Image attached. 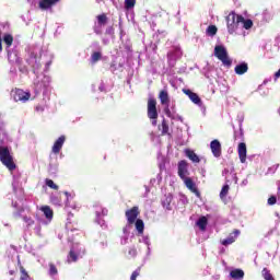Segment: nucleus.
Instances as JSON below:
<instances>
[{
  "instance_id": "obj_36",
  "label": "nucleus",
  "mask_w": 280,
  "mask_h": 280,
  "mask_svg": "<svg viewBox=\"0 0 280 280\" xmlns=\"http://www.w3.org/2000/svg\"><path fill=\"white\" fill-rule=\"evenodd\" d=\"M50 202L55 205L56 207H60L62 205V200L58 196V194H51L50 195Z\"/></svg>"
},
{
  "instance_id": "obj_27",
  "label": "nucleus",
  "mask_w": 280,
  "mask_h": 280,
  "mask_svg": "<svg viewBox=\"0 0 280 280\" xmlns=\"http://www.w3.org/2000/svg\"><path fill=\"white\" fill-rule=\"evenodd\" d=\"M63 194L66 196V209H75V202H73L75 195L69 191H65Z\"/></svg>"
},
{
  "instance_id": "obj_24",
  "label": "nucleus",
  "mask_w": 280,
  "mask_h": 280,
  "mask_svg": "<svg viewBox=\"0 0 280 280\" xmlns=\"http://www.w3.org/2000/svg\"><path fill=\"white\" fill-rule=\"evenodd\" d=\"M234 73H236V75H244V73H248V63H246V61L237 63L234 68Z\"/></svg>"
},
{
  "instance_id": "obj_19",
  "label": "nucleus",
  "mask_w": 280,
  "mask_h": 280,
  "mask_svg": "<svg viewBox=\"0 0 280 280\" xmlns=\"http://www.w3.org/2000/svg\"><path fill=\"white\" fill-rule=\"evenodd\" d=\"M183 182L184 185H186L187 189H189V191L200 198V190H198V187H196V183L194 182V179H191V177H186L185 179H183Z\"/></svg>"
},
{
  "instance_id": "obj_5",
  "label": "nucleus",
  "mask_w": 280,
  "mask_h": 280,
  "mask_svg": "<svg viewBox=\"0 0 280 280\" xmlns=\"http://www.w3.org/2000/svg\"><path fill=\"white\" fill-rule=\"evenodd\" d=\"M159 98L162 106H165V115H167L171 119H180V116L174 112V105L172 106V109H170V94L167 93V90H162L159 94Z\"/></svg>"
},
{
  "instance_id": "obj_47",
  "label": "nucleus",
  "mask_w": 280,
  "mask_h": 280,
  "mask_svg": "<svg viewBox=\"0 0 280 280\" xmlns=\"http://www.w3.org/2000/svg\"><path fill=\"white\" fill-rule=\"evenodd\" d=\"M45 183H46V186H47V187H49L50 189H55L56 191H58L59 186L56 185L51 179L47 178V179L45 180Z\"/></svg>"
},
{
  "instance_id": "obj_60",
  "label": "nucleus",
  "mask_w": 280,
  "mask_h": 280,
  "mask_svg": "<svg viewBox=\"0 0 280 280\" xmlns=\"http://www.w3.org/2000/svg\"><path fill=\"white\" fill-rule=\"evenodd\" d=\"M98 91H101V93H104V91H106V86L104 85V82H101V84L98 85Z\"/></svg>"
},
{
  "instance_id": "obj_58",
  "label": "nucleus",
  "mask_w": 280,
  "mask_h": 280,
  "mask_svg": "<svg viewBox=\"0 0 280 280\" xmlns=\"http://www.w3.org/2000/svg\"><path fill=\"white\" fill-rule=\"evenodd\" d=\"M144 189H145V191H144V194L142 195V198H148V196H149V194H150V187L144 186Z\"/></svg>"
},
{
  "instance_id": "obj_52",
  "label": "nucleus",
  "mask_w": 280,
  "mask_h": 280,
  "mask_svg": "<svg viewBox=\"0 0 280 280\" xmlns=\"http://www.w3.org/2000/svg\"><path fill=\"white\" fill-rule=\"evenodd\" d=\"M105 34H107V36H113V34H115V28H113V26H108Z\"/></svg>"
},
{
  "instance_id": "obj_32",
  "label": "nucleus",
  "mask_w": 280,
  "mask_h": 280,
  "mask_svg": "<svg viewBox=\"0 0 280 280\" xmlns=\"http://www.w3.org/2000/svg\"><path fill=\"white\" fill-rule=\"evenodd\" d=\"M209 221L207 220V217H201L198 219L196 222L197 226L200 229V231H206L207 230V224Z\"/></svg>"
},
{
  "instance_id": "obj_11",
  "label": "nucleus",
  "mask_w": 280,
  "mask_h": 280,
  "mask_svg": "<svg viewBox=\"0 0 280 280\" xmlns=\"http://www.w3.org/2000/svg\"><path fill=\"white\" fill-rule=\"evenodd\" d=\"M11 97L14 100V102H22V104H25V102H30L32 94L21 89H15L11 91Z\"/></svg>"
},
{
  "instance_id": "obj_51",
  "label": "nucleus",
  "mask_w": 280,
  "mask_h": 280,
  "mask_svg": "<svg viewBox=\"0 0 280 280\" xmlns=\"http://www.w3.org/2000/svg\"><path fill=\"white\" fill-rule=\"evenodd\" d=\"M139 275H141V270L137 269L131 273L130 280H137V277H139Z\"/></svg>"
},
{
  "instance_id": "obj_17",
  "label": "nucleus",
  "mask_w": 280,
  "mask_h": 280,
  "mask_svg": "<svg viewBox=\"0 0 280 280\" xmlns=\"http://www.w3.org/2000/svg\"><path fill=\"white\" fill-rule=\"evenodd\" d=\"M210 149L215 159H220L222 156V143H220V140H212L210 142Z\"/></svg>"
},
{
  "instance_id": "obj_54",
  "label": "nucleus",
  "mask_w": 280,
  "mask_h": 280,
  "mask_svg": "<svg viewBox=\"0 0 280 280\" xmlns=\"http://www.w3.org/2000/svg\"><path fill=\"white\" fill-rule=\"evenodd\" d=\"M128 253H129L130 257H137V248L131 247V248H129Z\"/></svg>"
},
{
  "instance_id": "obj_64",
  "label": "nucleus",
  "mask_w": 280,
  "mask_h": 280,
  "mask_svg": "<svg viewBox=\"0 0 280 280\" xmlns=\"http://www.w3.org/2000/svg\"><path fill=\"white\" fill-rule=\"evenodd\" d=\"M275 78H280V69L275 73Z\"/></svg>"
},
{
  "instance_id": "obj_42",
  "label": "nucleus",
  "mask_w": 280,
  "mask_h": 280,
  "mask_svg": "<svg viewBox=\"0 0 280 280\" xmlns=\"http://www.w3.org/2000/svg\"><path fill=\"white\" fill-rule=\"evenodd\" d=\"M161 180H163V176L161 175V173H159L155 178H152L150 180V184L152 185V187H155V185H161Z\"/></svg>"
},
{
  "instance_id": "obj_34",
  "label": "nucleus",
  "mask_w": 280,
  "mask_h": 280,
  "mask_svg": "<svg viewBox=\"0 0 280 280\" xmlns=\"http://www.w3.org/2000/svg\"><path fill=\"white\" fill-rule=\"evenodd\" d=\"M3 43L7 45L5 49H10V47H12V43H14V37L11 34H4Z\"/></svg>"
},
{
  "instance_id": "obj_2",
  "label": "nucleus",
  "mask_w": 280,
  "mask_h": 280,
  "mask_svg": "<svg viewBox=\"0 0 280 280\" xmlns=\"http://www.w3.org/2000/svg\"><path fill=\"white\" fill-rule=\"evenodd\" d=\"M242 15L236 14L235 12H231L226 16V27L229 34L232 36H242Z\"/></svg>"
},
{
  "instance_id": "obj_37",
  "label": "nucleus",
  "mask_w": 280,
  "mask_h": 280,
  "mask_svg": "<svg viewBox=\"0 0 280 280\" xmlns=\"http://www.w3.org/2000/svg\"><path fill=\"white\" fill-rule=\"evenodd\" d=\"M139 242L141 243V244H145V246H147V249H148V252H147V255H150V253H151V248H150V236H141L140 238H139Z\"/></svg>"
},
{
  "instance_id": "obj_33",
  "label": "nucleus",
  "mask_w": 280,
  "mask_h": 280,
  "mask_svg": "<svg viewBox=\"0 0 280 280\" xmlns=\"http://www.w3.org/2000/svg\"><path fill=\"white\" fill-rule=\"evenodd\" d=\"M13 191L16 194V189L21 187V174L13 175V183H12Z\"/></svg>"
},
{
  "instance_id": "obj_16",
  "label": "nucleus",
  "mask_w": 280,
  "mask_h": 280,
  "mask_svg": "<svg viewBox=\"0 0 280 280\" xmlns=\"http://www.w3.org/2000/svg\"><path fill=\"white\" fill-rule=\"evenodd\" d=\"M95 213L97 224H100V226H106V221H104V219L102 218L108 215V209L103 207H96Z\"/></svg>"
},
{
  "instance_id": "obj_41",
  "label": "nucleus",
  "mask_w": 280,
  "mask_h": 280,
  "mask_svg": "<svg viewBox=\"0 0 280 280\" xmlns=\"http://www.w3.org/2000/svg\"><path fill=\"white\" fill-rule=\"evenodd\" d=\"M261 275L265 280H275V277L272 276V273H270V270H268V268H264Z\"/></svg>"
},
{
  "instance_id": "obj_46",
  "label": "nucleus",
  "mask_w": 280,
  "mask_h": 280,
  "mask_svg": "<svg viewBox=\"0 0 280 280\" xmlns=\"http://www.w3.org/2000/svg\"><path fill=\"white\" fill-rule=\"evenodd\" d=\"M20 272H21V280H32V278H30V275H27V271L25 270V268L20 267Z\"/></svg>"
},
{
  "instance_id": "obj_62",
  "label": "nucleus",
  "mask_w": 280,
  "mask_h": 280,
  "mask_svg": "<svg viewBox=\"0 0 280 280\" xmlns=\"http://www.w3.org/2000/svg\"><path fill=\"white\" fill-rule=\"evenodd\" d=\"M102 43H103V45H108V43H110V40L108 38H103Z\"/></svg>"
},
{
  "instance_id": "obj_39",
  "label": "nucleus",
  "mask_w": 280,
  "mask_h": 280,
  "mask_svg": "<svg viewBox=\"0 0 280 280\" xmlns=\"http://www.w3.org/2000/svg\"><path fill=\"white\" fill-rule=\"evenodd\" d=\"M159 130H161L162 135H170V126L167 125V121L163 119L162 125L159 127Z\"/></svg>"
},
{
  "instance_id": "obj_15",
  "label": "nucleus",
  "mask_w": 280,
  "mask_h": 280,
  "mask_svg": "<svg viewBox=\"0 0 280 280\" xmlns=\"http://www.w3.org/2000/svg\"><path fill=\"white\" fill-rule=\"evenodd\" d=\"M8 60L11 65H20L21 57L19 56V48H7Z\"/></svg>"
},
{
  "instance_id": "obj_12",
  "label": "nucleus",
  "mask_w": 280,
  "mask_h": 280,
  "mask_svg": "<svg viewBox=\"0 0 280 280\" xmlns=\"http://www.w3.org/2000/svg\"><path fill=\"white\" fill-rule=\"evenodd\" d=\"M148 117L152 120V126H156V119L159 118V112H156V100L150 98L148 101Z\"/></svg>"
},
{
  "instance_id": "obj_55",
  "label": "nucleus",
  "mask_w": 280,
  "mask_h": 280,
  "mask_svg": "<svg viewBox=\"0 0 280 280\" xmlns=\"http://www.w3.org/2000/svg\"><path fill=\"white\" fill-rule=\"evenodd\" d=\"M108 246V242L106 240H103L98 243V248H106Z\"/></svg>"
},
{
  "instance_id": "obj_10",
  "label": "nucleus",
  "mask_w": 280,
  "mask_h": 280,
  "mask_svg": "<svg viewBox=\"0 0 280 280\" xmlns=\"http://www.w3.org/2000/svg\"><path fill=\"white\" fill-rule=\"evenodd\" d=\"M106 23H108V16H106V14L103 13L97 15L93 27L94 34L102 36V34H104V27H106Z\"/></svg>"
},
{
  "instance_id": "obj_28",
  "label": "nucleus",
  "mask_w": 280,
  "mask_h": 280,
  "mask_svg": "<svg viewBox=\"0 0 280 280\" xmlns=\"http://www.w3.org/2000/svg\"><path fill=\"white\" fill-rule=\"evenodd\" d=\"M172 195L164 196L162 199V207L166 209V211H172Z\"/></svg>"
},
{
  "instance_id": "obj_35",
  "label": "nucleus",
  "mask_w": 280,
  "mask_h": 280,
  "mask_svg": "<svg viewBox=\"0 0 280 280\" xmlns=\"http://www.w3.org/2000/svg\"><path fill=\"white\" fill-rule=\"evenodd\" d=\"M145 229V224L143 220L137 219L136 220V230L138 231L139 235H143V230Z\"/></svg>"
},
{
  "instance_id": "obj_1",
  "label": "nucleus",
  "mask_w": 280,
  "mask_h": 280,
  "mask_svg": "<svg viewBox=\"0 0 280 280\" xmlns=\"http://www.w3.org/2000/svg\"><path fill=\"white\" fill-rule=\"evenodd\" d=\"M28 65L33 67V73L36 78L34 79L35 93H43L44 95L49 91V84H51V78L45 73H40V59L36 57V52H30V58L27 59Z\"/></svg>"
},
{
  "instance_id": "obj_50",
  "label": "nucleus",
  "mask_w": 280,
  "mask_h": 280,
  "mask_svg": "<svg viewBox=\"0 0 280 280\" xmlns=\"http://www.w3.org/2000/svg\"><path fill=\"white\" fill-rule=\"evenodd\" d=\"M129 237H130V234H124V235L121 236L120 244H122V246H125V244H128Z\"/></svg>"
},
{
  "instance_id": "obj_4",
  "label": "nucleus",
  "mask_w": 280,
  "mask_h": 280,
  "mask_svg": "<svg viewBox=\"0 0 280 280\" xmlns=\"http://www.w3.org/2000/svg\"><path fill=\"white\" fill-rule=\"evenodd\" d=\"M84 255H86V248H84V245L80 243H73L70 248L67 261L68 264H73L78 261V259H82Z\"/></svg>"
},
{
  "instance_id": "obj_22",
  "label": "nucleus",
  "mask_w": 280,
  "mask_h": 280,
  "mask_svg": "<svg viewBox=\"0 0 280 280\" xmlns=\"http://www.w3.org/2000/svg\"><path fill=\"white\" fill-rule=\"evenodd\" d=\"M65 141L67 138L65 136H60L54 143L51 152L52 154H60V150H62V145H65Z\"/></svg>"
},
{
  "instance_id": "obj_56",
  "label": "nucleus",
  "mask_w": 280,
  "mask_h": 280,
  "mask_svg": "<svg viewBox=\"0 0 280 280\" xmlns=\"http://www.w3.org/2000/svg\"><path fill=\"white\" fill-rule=\"evenodd\" d=\"M268 205H277V197L276 196H271L268 199Z\"/></svg>"
},
{
  "instance_id": "obj_38",
  "label": "nucleus",
  "mask_w": 280,
  "mask_h": 280,
  "mask_svg": "<svg viewBox=\"0 0 280 280\" xmlns=\"http://www.w3.org/2000/svg\"><path fill=\"white\" fill-rule=\"evenodd\" d=\"M229 189H231V187L229 186V183L225 182V185L222 187V189L220 191L221 200H224V198H226V196H229Z\"/></svg>"
},
{
  "instance_id": "obj_40",
  "label": "nucleus",
  "mask_w": 280,
  "mask_h": 280,
  "mask_svg": "<svg viewBox=\"0 0 280 280\" xmlns=\"http://www.w3.org/2000/svg\"><path fill=\"white\" fill-rule=\"evenodd\" d=\"M48 275L49 277H51V279H56V276L58 275V268H56V265L54 264L49 265Z\"/></svg>"
},
{
  "instance_id": "obj_21",
  "label": "nucleus",
  "mask_w": 280,
  "mask_h": 280,
  "mask_svg": "<svg viewBox=\"0 0 280 280\" xmlns=\"http://www.w3.org/2000/svg\"><path fill=\"white\" fill-rule=\"evenodd\" d=\"M222 176L225 177V183H231V180H234L235 184H237V175L234 173V168H224L222 172Z\"/></svg>"
},
{
  "instance_id": "obj_57",
  "label": "nucleus",
  "mask_w": 280,
  "mask_h": 280,
  "mask_svg": "<svg viewBox=\"0 0 280 280\" xmlns=\"http://www.w3.org/2000/svg\"><path fill=\"white\" fill-rule=\"evenodd\" d=\"M35 110H36V113H44V112H45V106H43V105H37V106L35 107Z\"/></svg>"
},
{
  "instance_id": "obj_20",
  "label": "nucleus",
  "mask_w": 280,
  "mask_h": 280,
  "mask_svg": "<svg viewBox=\"0 0 280 280\" xmlns=\"http://www.w3.org/2000/svg\"><path fill=\"white\" fill-rule=\"evenodd\" d=\"M139 215V207H133L130 210L126 211V218L129 224H135Z\"/></svg>"
},
{
  "instance_id": "obj_44",
  "label": "nucleus",
  "mask_w": 280,
  "mask_h": 280,
  "mask_svg": "<svg viewBox=\"0 0 280 280\" xmlns=\"http://www.w3.org/2000/svg\"><path fill=\"white\" fill-rule=\"evenodd\" d=\"M137 5V0H125L126 10H132Z\"/></svg>"
},
{
  "instance_id": "obj_53",
  "label": "nucleus",
  "mask_w": 280,
  "mask_h": 280,
  "mask_svg": "<svg viewBox=\"0 0 280 280\" xmlns=\"http://www.w3.org/2000/svg\"><path fill=\"white\" fill-rule=\"evenodd\" d=\"M278 168H279V164L273 165L272 167H269L268 168V174H275Z\"/></svg>"
},
{
  "instance_id": "obj_13",
  "label": "nucleus",
  "mask_w": 280,
  "mask_h": 280,
  "mask_svg": "<svg viewBox=\"0 0 280 280\" xmlns=\"http://www.w3.org/2000/svg\"><path fill=\"white\" fill-rule=\"evenodd\" d=\"M177 174L182 180H185V178H189V164L187 161L182 160L177 164Z\"/></svg>"
},
{
  "instance_id": "obj_3",
  "label": "nucleus",
  "mask_w": 280,
  "mask_h": 280,
  "mask_svg": "<svg viewBox=\"0 0 280 280\" xmlns=\"http://www.w3.org/2000/svg\"><path fill=\"white\" fill-rule=\"evenodd\" d=\"M20 198L18 199L19 201H12V207L14 209H18V211H15L13 214L15 218H22L23 222H25L27 229H30V226H34V219L31 217L25 215V211H27V209L22 208L23 207V189H20Z\"/></svg>"
},
{
  "instance_id": "obj_45",
  "label": "nucleus",
  "mask_w": 280,
  "mask_h": 280,
  "mask_svg": "<svg viewBox=\"0 0 280 280\" xmlns=\"http://www.w3.org/2000/svg\"><path fill=\"white\" fill-rule=\"evenodd\" d=\"M207 34L209 36H215V34H218V27L215 25L208 26Z\"/></svg>"
},
{
  "instance_id": "obj_25",
  "label": "nucleus",
  "mask_w": 280,
  "mask_h": 280,
  "mask_svg": "<svg viewBox=\"0 0 280 280\" xmlns=\"http://www.w3.org/2000/svg\"><path fill=\"white\" fill-rule=\"evenodd\" d=\"M237 152H238V159L241 163H246V153H247L246 143L244 142L238 143Z\"/></svg>"
},
{
  "instance_id": "obj_8",
  "label": "nucleus",
  "mask_w": 280,
  "mask_h": 280,
  "mask_svg": "<svg viewBox=\"0 0 280 280\" xmlns=\"http://www.w3.org/2000/svg\"><path fill=\"white\" fill-rule=\"evenodd\" d=\"M0 161L8 167V170H10V172L16 170V164H14V161L12 160L10 150L5 147H0Z\"/></svg>"
},
{
  "instance_id": "obj_30",
  "label": "nucleus",
  "mask_w": 280,
  "mask_h": 280,
  "mask_svg": "<svg viewBox=\"0 0 280 280\" xmlns=\"http://www.w3.org/2000/svg\"><path fill=\"white\" fill-rule=\"evenodd\" d=\"M230 277L235 280H243L244 279V270L233 269L232 271H230Z\"/></svg>"
},
{
  "instance_id": "obj_6",
  "label": "nucleus",
  "mask_w": 280,
  "mask_h": 280,
  "mask_svg": "<svg viewBox=\"0 0 280 280\" xmlns=\"http://www.w3.org/2000/svg\"><path fill=\"white\" fill-rule=\"evenodd\" d=\"M91 49V57H90V65L95 66L102 60L104 54H103V48L102 45H100V42H93L90 45Z\"/></svg>"
},
{
  "instance_id": "obj_23",
  "label": "nucleus",
  "mask_w": 280,
  "mask_h": 280,
  "mask_svg": "<svg viewBox=\"0 0 280 280\" xmlns=\"http://www.w3.org/2000/svg\"><path fill=\"white\" fill-rule=\"evenodd\" d=\"M183 93H185V95H187L194 104H197V106H200V104H202L200 96H198V94L191 92V90L184 89Z\"/></svg>"
},
{
  "instance_id": "obj_9",
  "label": "nucleus",
  "mask_w": 280,
  "mask_h": 280,
  "mask_svg": "<svg viewBox=\"0 0 280 280\" xmlns=\"http://www.w3.org/2000/svg\"><path fill=\"white\" fill-rule=\"evenodd\" d=\"M180 58H183V50L180 49V46H174L167 52V62L170 67H176V61L180 60Z\"/></svg>"
},
{
  "instance_id": "obj_26",
  "label": "nucleus",
  "mask_w": 280,
  "mask_h": 280,
  "mask_svg": "<svg viewBox=\"0 0 280 280\" xmlns=\"http://www.w3.org/2000/svg\"><path fill=\"white\" fill-rule=\"evenodd\" d=\"M240 236V230H234V233H231L225 240L222 241L223 246H230L235 240Z\"/></svg>"
},
{
  "instance_id": "obj_49",
  "label": "nucleus",
  "mask_w": 280,
  "mask_h": 280,
  "mask_svg": "<svg viewBox=\"0 0 280 280\" xmlns=\"http://www.w3.org/2000/svg\"><path fill=\"white\" fill-rule=\"evenodd\" d=\"M48 172L50 174H58V164H50L49 168H48Z\"/></svg>"
},
{
  "instance_id": "obj_48",
  "label": "nucleus",
  "mask_w": 280,
  "mask_h": 280,
  "mask_svg": "<svg viewBox=\"0 0 280 280\" xmlns=\"http://www.w3.org/2000/svg\"><path fill=\"white\" fill-rule=\"evenodd\" d=\"M130 231H132V223L126 224V226L122 229L124 235H130Z\"/></svg>"
},
{
  "instance_id": "obj_43",
  "label": "nucleus",
  "mask_w": 280,
  "mask_h": 280,
  "mask_svg": "<svg viewBox=\"0 0 280 280\" xmlns=\"http://www.w3.org/2000/svg\"><path fill=\"white\" fill-rule=\"evenodd\" d=\"M31 10H39L38 3L39 0H26Z\"/></svg>"
},
{
  "instance_id": "obj_59",
  "label": "nucleus",
  "mask_w": 280,
  "mask_h": 280,
  "mask_svg": "<svg viewBox=\"0 0 280 280\" xmlns=\"http://www.w3.org/2000/svg\"><path fill=\"white\" fill-rule=\"evenodd\" d=\"M49 67H51V60H48V61L45 62L44 71H49Z\"/></svg>"
},
{
  "instance_id": "obj_63",
  "label": "nucleus",
  "mask_w": 280,
  "mask_h": 280,
  "mask_svg": "<svg viewBox=\"0 0 280 280\" xmlns=\"http://www.w3.org/2000/svg\"><path fill=\"white\" fill-rule=\"evenodd\" d=\"M35 233H36V235H40V226L35 228Z\"/></svg>"
},
{
  "instance_id": "obj_7",
  "label": "nucleus",
  "mask_w": 280,
  "mask_h": 280,
  "mask_svg": "<svg viewBox=\"0 0 280 280\" xmlns=\"http://www.w3.org/2000/svg\"><path fill=\"white\" fill-rule=\"evenodd\" d=\"M214 56L215 58H218V60H221L224 67H231V65H233V61L231 60V58H229V52L226 51V48L222 45H217L214 47Z\"/></svg>"
},
{
  "instance_id": "obj_61",
  "label": "nucleus",
  "mask_w": 280,
  "mask_h": 280,
  "mask_svg": "<svg viewBox=\"0 0 280 280\" xmlns=\"http://www.w3.org/2000/svg\"><path fill=\"white\" fill-rule=\"evenodd\" d=\"M237 117H238L240 126H242V121H244V115L241 114Z\"/></svg>"
},
{
  "instance_id": "obj_18",
  "label": "nucleus",
  "mask_w": 280,
  "mask_h": 280,
  "mask_svg": "<svg viewBox=\"0 0 280 280\" xmlns=\"http://www.w3.org/2000/svg\"><path fill=\"white\" fill-rule=\"evenodd\" d=\"M60 0H39L38 2V8L39 10H42V12H47V11H51V9L54 8V5H56V3H58Z\"/></svg>"
},
{
  "instance_id": "obj_31",
  "label": "nucleus",
  "mask_w": 280,
  "mask_h": 280,
  "mask_svg": "<svg viewBox=\"0 0 280 280\" xmlns=\"http://www.w3.org/2000/svg\"><path fill=\"white\" fill-rule=\"evenodd\" d=\"M186 156H187L192 163H199V162H200V158H199L198 154H196V152H194L192 150H186Z\"/></svg>"
},
{
  "instance_id": "obj_14",
  "label": "nucleus",
  "mask_w": 280,
  "mask_h": 280,
  "mask_svg": "<svg viewBox=\"0 0 280 280\" xmlns=\"http://www.w3.org/2000/svg\"><path fill=\"white\" fill-rule=\"evenodd\" d=\"M42 213L45 215V219H38L39 224H49V222H51V220H54V210H51V208L49 206H43L40 208Z\"/></svg>"
},
{
  "instance_id": "obj_29",
  "label": "nucleus",
  "mask_w": 280,
  "mask_h": 280,
  "mask_svg": "<svg viewBox=\"0 0 280 280\" xmlns=\"http://www.w3.org/2000/svg\"><path fill=\"white\" fill-rule=\"evenodd\" d=\"M241 25H242V34L243 36H246L244 30H250V27H253V20H246L244 19V16H242Z\"/></svg>"
}]
</instances>
